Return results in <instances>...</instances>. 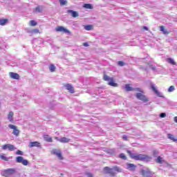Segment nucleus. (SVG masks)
Here are the masks:
<instances>
[{"mask_svg": "<svg viewBox=\"0 0 177 177\" xmlns=\"http://www.w3.org/2000/svg\"><path fill=\"white\" fill-rule=\"evenodd\" d=\"M174 121H175V122H176V124H177V116L174 117Z\"/></svg>", "mask_w": 177, "mask_h": 177, "instance_id": "nucleus-51", "label": "nucleus"}, {"mask_svg": "<svg viewBox=\"0 0 177 177\" xmlns=\"http://www.w3.org/2000/svg\"><path fill=\"white\" fill-rule=\"evenodd\" d=\"M0 158L1 160H3V161H9V160H10V157H6L3 154L0 155Z\"/></svg>", "mask_w": 177, "mask_h": 177, "instance_id": "nucleus-25", "label": "nucleus"}, {"mask_svg": "<svg viewBox=\"0 0 177 177\" xmlns=\"http://www.w3.org/2000/svg\"><path fill=\"white\" fill-rule=\"evenodd\" d=\"M55 31L57 32H64V34H67V35H71V32L64 26H57L55 28Z\"/></svg>", "mask_w": 177, "mask_h": 177, "instance_id": "nucleus-4", "label": "nucleus"}, {"mask_svg": "<svg viewBox=\"0 0 177 177\" xmlns=\"http://www.w3.org/2000/svg\"><path fill=\"white\" fill-rule=\"evenodd\" d=\"M53 154H55V156H57V157H58V158L59 160H63V156H62V153H60L59 151H58L56 149H54L53 151Z\"/></svg>", "mask_w": 177, "mask_h": 177, "instance_id": "nucleus-15", "label": "nucleus"}, {"mask_svg": "<svg viewBox=\"0 0 177 177\" xmlns=\"http://www.w3.org/2000/svg\"><path fill=\"white\" fill-rule=\"evenodd\" d=\"M44 10V8L41 6H37L35 8V13H41V12Z\"/></svg>", "mask_w": 177, "mask_h": 177, "instance_id": "nucleus-22", "label": "nucleus"}, {"mask_svg": "<svg viewBox=\"0 0 177 177\" xmlns=\"http://www.w3.org/2000/svg\"><path fill=\"white\" fill-rule=\"evenodd\" d=\"M156 161L158 164H162L164 162V160H162V158L161 156H158Z\"/></svg>", "mask_w": 177, "mask_h": 177, "instance_id": "nucleus-30", "label": "nucleus"}, {"mask_svg": "<svg viewBox=\"0 0 177 177\" xmlns=\"http://www.w3.org/2000/svg\"><path fill=\"white\" fill-rule=\"evenodd\" d=\"M65 88L70 92V93H74V88L70 84H66Z\"/></svg>", "mask_w": 177, "mask_h": 177, "instance_id": "nucleus-14", "label": "nucleus"}, {"mask_svg": "<svg viewBox=\"0 0 177 177\" xmlns=\"http://www.w3.org/2000/svg\"><path fill=\"white\" fill-rule=\"evenodd\" d=\"M125 89L126 91H127L128 92L131 91H133V88L131 87V86L129 84H126L125 85Z\"/></svg>", "mask_w": 177, "mask_h": 177, "instance_id": "nucleus-31", "label": "nucleus"}, {"mask_svg": "<svg viewBox=\"0 0 177 177\" xmlns=\"http://www.w3.org/2000/svg\"><path fill=\"white\" fill-rule=\"evenodd\" d=\"M109 153H111V154H114V153H115V149H111Z\"/></svg>", "mask_w": 177, "mask_h": 177, "instance_id": "nucleus-47", "label": "nucleus"}, {"mask_svg": "<svg viewBox=\"0 0 177 177\" xmlns=\"http://www.w3.org/2000/svg\"><path fill=\"white\" fill-rule=\"evenodd\" d=\"M122 139H123V140H128V136H127L126 135H124L122 136Z\"/></svg>", "mask_w": 177, "mask_h": 177, "instance_id": "nucleus-46", "label": "nucleus"}, {"mask_svg": "<svg viewBox=\"0 0 177 177\" xmlns=\"http://www.w3.org/2000/svg\"><path fill=\"white\" fill-rule=\"evenodd\" d=\"M56 140L58 142H60V143H68L70 142V138L63 137L61 138H58L57 137H55Z\"/></svg>", "mask_w": 177, "mask_h": 177, "instance_id": "nucleus-10", "label": "nucleus"}, {"mask_svg": "<svg viewBox=\"0 0 177 177\" xmlns=\"http://www.w3.org/2000/svg\"><path fill=\"white\" fill-rule=\"evenodd\" d=\"M49 70L51 73H55L56 70V66H55V65L53 64H50L49 66Z\"/></svg>", "mask_w": 177, "mask_h": 177, "instance_id": "nucleus-29", "label": "nucleus"}, {"mask_svg": "<svg viewBox=\"0 0 177 177\" xmlns=\"http://www.w3.org/2000/svg\"><path fill=\"white\" fill-rule=\"evenodd\" d=\"M84 30H86V31H91V30H93V25L85 26Z\"/></svg>", "mask_w": 177, "mask_h": 177, "instance_id": "nucleus-24", "label": "nucleus"}, {"mask_svg": "<svg viewBox=\"0 0 177 177\" xmlns=\"http://www.w3.org/2000/svg\"><path fill=\"white\" fill-rule=\"evenodd\" d=\"M167 62L170 64H173V66H176V62H175V60H174V59H172V58H168L167 59Z\"/></svg>", "mask_w": 177, "mask_h": 177, "instance_id": "nucleus-27", "label": "nucleus"}, {"mask_svg": "<svg viewBox=\"0 0 177 177\" xmlns=\"http://www.w3.org/2000/svg\"><path fill=\"white\" fill-rule=\"evenodd\" d=\"M83 45H84V46H89V44H88V42L84 43Z\"/></svg>", "mask_w": 177, "mask_h": 177, "instance_id": "nucleus-48", "label": "nucleus"}, {"mask_svg": "<svg viewBox=\"0 0 177 177\" xmlns=\"http://www.w3.org/2000/svg\"><path fill=\"white\" fill-rule=\"evenodd\" d=\"M16 174V169H7L1 171V176L4 177L12 176Z\"/></svg>", "mask_w": 177, "mask_h": 177, "instance_id": "nucleus-3", "label": "nucleus"}, {"mask_svg": "<svg viewBox=\"0 0 177 177\" xmlns=\"http://www.w3.org/2000/svg\"><path fill=\"white\" fill-rule=\"evenodd\" d=\"M160 31H162V32H163V34L165 35H168L169 34V32L167 30V29H165V28H164V26H160Z\"/></svg>", "mask_w": 177, "mask_h": 177, "instance_id": "nucleus-19", "label": "nucleus"}, {"mask_svg": "<svg viewBox=\"0 0 177 177\" xmlns=\"http://www.w3.org/2000/svg\"><path fill=\"white\" fill-rule=\"evenodd\" d=\"M162 66H158L156 68V70H159L158 72H156V74H160L162 71Z\"/></svg>", "mask_w": 177, "mask_h": 177, "instance_id": "nucleus-38", "label": "nucleus"}, {"mask_svg": "<svg viewBox=\"0 0 177 177\" xmlns=\"http://www.w3.org/2000/svg\"><path fill=\"white\" fill-rule=\"evenodd\" d=\"M160 118H165V117H167V113H161L160 114Z\"/></svg>", "mask_w": 177, "mask_h": 177, "instance_id": "nucleus-41", "label": "nucleus"}, {"mask_svg": "<svg viewBox=\"0 0 177 177\" xmlns=\"http://www.w3.org/2000/svg\"><path fill=\"white\" fill-rule=\"evenodd\" d=\"M16 162H19V164H21L22 165H25V166H27L29 164L28 160L23 158V156L17 157Z\"/></svg>", "mask_w": 177, "mask_h": 177, "instance_id": "nucleus-5", "label": "nucleus"}, {"mask_svg": "<svg viewBox=\"0 0 177 177\" xmlns=\"http://www.w3.org/2000/svg\"><path fill=\"white\" fill-rule=\"evenodd\" d=\"M109 85H110V86H115V87L118 86V84L114 82V80L113 79H111V81L109 82Z\"/></svg>", "mask_w": 177, "mask_h": 177, "instance_id": "nucleus-20", "label": "nucleus"}, {"mask_svg": "<svg viewBox=\"0 0 177 177\" xmlns=\"http://www.w3.org/2000/svg\"><path fill=\"white\" fill-rule=\"evenodd\" d=\"M83 8H85V9H93V6L91 3L84 4Z\"/></svg>", "mask_w": 177, "mask_h": 177, "instance_id": "nucleus-23", "label": "nucleus"}, {"mask_svg": "<svg viewBox=\"0 0 177 177\" xmlns=\"http://www.w3.org/2000/svg\"><path fill=\"white\" fill-rule=\"evenodd\" d=\"M41 144L38 141L30 142L29 143V147H40Z\"/></svg>", "mask_w": 177, "mask_h": 177, "instance_id": "nucleus-12", "label": "nucleus"}, {"mask_svg": "<svg viewBox=\"0 0 177 177\" xmlns=\"http://www.w3.org/2000/svg\"><path fill=\"white\" fill-rule=\"evenodd\" d=\"M133 91H136L137 92H141V93H143V91L140 90V88H133Z\"/></svg>", "mask_w": 177, "mask_h": 177, "instance_id": "nucleus-42", "label": "nucleus"}, {"mask_svg": "<svg viewBox=\"0 0 177 177\" xmlns=\"http://www.w3.org/2000/svg\"><path fill=\"white\" fill-rule=\"evenodd\" d=\"M46 142H48V143H52L53 142V140L52 139V137H49V136H46L45 137Z\"/></svg>", "mask_w": 177, "mask_h": 177, "instance_id": "nucleus-28", "label": "nucleus"}, {"mask_svg": "<svg viewBox=\"0 0 177 177\" xmlns=\"http://www.w3.org/2000/svg\"><path fill=\"white\" fill-rule=\"evenodd\" d=\"M141 174L144 177H153V173L149 169H142Z\"/></svg>", "mask_w": 177, "mask_h": 177, "instance_id": "nucleus-6", "label": "nucleus"}, {"mask_svg": "<svg viewBox=\"0 0 177 177\" xmlns=\"http://www.w3.org/2000/svg\"><path fill=\"white\" fill-rule=\"evenodd\" d=\"M30 23H35V21L31 20V21H30Z\"/></svg>", "mask_w": 177, "mask_h": 177, "instance_id": "nucleus-53", "label": "nucleus"}, {"mask_svg": "<svg viewBox=\"0 0 177 177\" xmlns=\"http://www.w3.org/2000/svg\"><path fill=\"white\" fill-rule=\"evenodd\" d=\"M127 168L128 169H130V171H135V168H136V166L132 163H128Z\"/></svg>", "mask_w": 177, "mask_h": 177, "instance_id": "nucleus-17", "label": "nucleus"}, {"mask_svg": "<svg viewBox=\"0 0 177 177\" xmlns=\"http://www.w3.org/2000/svg\"><path fill=\"white\" fill-rule=\"evenodd\" d=\"M8 127L10 129H13L12 134L15 135V136H18L20 134V131H19V129H17V127H16L13 124H9Z\"/></svg>", "mask_w": 177, "mask_h": 177, "instance_id": "nucleus-8", "label": "nucleus"}, {"mask_svg": "<svg viewBox=\"0 0 177 177\" xmlns=\"http://www.w3.org/2000/svg\"><path fill=\"white\" fill-rule=\"evenodd\" d=\"M113 78L109 77L107 75H104V81H109L111 82Z\"/></svg>", "mask_w": 177, "mask_h": 177, "instance_id": "nucleus-32", "label": "nucleus"}, {"mask_svg": "<svg viewBox=\"0 0 177 177\" xmlns=\"http://www.w3.org/2000/svg\"><path fill=\"white\" fill-rule=\"evenodd\" d=\"M174 91H175V86H169V88L167 90V91L169 93L174 92Z\"/></svg>", "mask_w": 177, "mask_h": 177, "instance_id": "nucleus-34", "label": "nucleus"}, {"mask_svg": "<svg viewBox=\"0 0 177 177\" xmlns=\"http://www.w3.org/2000/svg\"><path fill=\"white\" fill-rule=\"evenodd\" d=\"M149 68H151V70H153V73H158L159 70L157 69V67H156V66L154 65H150Z\"/></svg>", "mask_w": 177, "mask_h": 177, "instance_id": "nucleus-26", "label": "nucleus"}, {"mask_svg": "<svg viewBox=\"0 0 177 177\" xmlns=\"http://www.w3.org/2000/svg\"><path fill=\"white\" fill-rule=\"evenodd\" d=\"M120 158H121L122 160H127V156H125V154L124 153H120L119 155Z\"/></svg>", "mask_w": 177, "mask_h": 177, "instance_id": "nucleus-37", "label": "nucleus"}, {"mask_svg": "<svg viewBox=\"0 0 177 177\" xmlns=\"http://www.w3.org/2000/svg\"><path fill=\"white\" fill-rule=\"evenodd\" d=\"M167 138H168V139H170V140H173V142H177V139L175 138L174 135H172L171 133L167 134Z\"/></svg>", "mask_w": 177, "mask_h": 177, "instance_id": "nucleus-21", "label": "nucleus"}, {"mask_svg": "<svg viewBox=\"0 0 177 177\" xmlns=\"http://www.w3.org/2000/svg\"><path fill=\"white\" fill-rule=\"evenodd\" d=\"M37 25V23H31L30 24V26H32V27H34L35 26H36Z\"/></svg>", "mask_w": 177, "mask_h": 177, "instance_id": "nucleus-49", "label": "nucleus"}, {"mask_svg": "<svg viewBox=\"0 0 177 177\" xmlns=\"http://www.w3.org/2000/svg\"><path fill=\"white\" fill-rule=\"evenodd\" d=\"M8 150H10V151H13V150H15V146H13L12 145L8 144Z\"/></svg>", "mask_w": 177, "mask_h": 177, "instance_id": "nucleus-33", "label": "nucleus"}, {"mask_svg": "<svg viewBox=\"0 0 177 177\" xmlns=\"http://www.w3.org/2000/svg\"><path fill=\"white\" fill-rule=\"evenodd\" d=\"M136 96L137 99H138V100H142V102H144V103H146V102H149L147 97H146L145 95L142 94V93H137Z\"/></svg>", "mask_w": 177, "mask_h": 177, "instance_id": "nucleus-7", "label": "nucleus"}, {"mask_svg": "<svg viewBox=\"0 0 177 177\" xmlns=\"http://www.w3.org/2000/svg\"><path fill=\"white\" fill-rule=\"evenodd\" d=\"M16 154H17V156H23V151L18 150L17 151Z\"/></svg>", "mask_w": 177, "mask_h": 177, "instance_id": "nucleus-43", "label": "nucleus"}, {"mask_svg": "<svg viewBox=\"0 0 177 177\" xmlns=\"http://www.w3.org/2000/svg\"><path fill=\"white\" fill-rule=\"evenodd\" d=\"M67 13H69L72 16V17H78L79 15L77 11H74L73 10H68Z\"/></svg>", "mask_w": 177, "mask_h": 177, "instance_id": "nucleus-13", "label": "nucleus"}, {"mask_svg": "<svg viewBox=\"0 0 177 177\" xmlns=\"http://www.w3.org/2000/svg\"><path fill=\"white\" fill-rule=\"evenodd\" d=\"M59 3H60L61 6H63L67 3V1L66 0H59Z\"/></svg>", "mask_w": 177, "mask_h": 177, "instance_id": "nucleus-35", "label": "nucleus"}, {"mask_svg": "<svg viewBox=\"0 0 177 177\" xmlns=\"http://www.w3.org/2000/svg\"><path fill=\"white\" fill-rule=\"evenodd\" d=\"M5 23H0V26H5Z\"/></svg>", "mask_w": 177, "mask_h": 177, "instance_id": "nucleus-52", "label": "nucleus"}, {"mask_svg": "<svg viewBox=\"0 0 177 177\" xmlns=\"http://www.w3.org/2000/svg\"><path fill=\"white\" fill-rule=\"evenodd\" d=\"M9 20L8 19H0V23H8Z\"/></svg>", "mask_w": 177, "mask_h": 177, "instance_id": "nucleus-40", "label": "nucleus"}, {"mask_svg": "<svg viewBox=\"0 0 177 177\" xmlns=\"http://www.w3.org/2000/svg\"><path fill=\"white\" fill-rule=\"evenodd\" d=\"M158 154H159L158 151L154 150V151H153V157H157V156H158Z\"/></svg>", "mask_w": 177, "mask_h": 177, "instance_id": "nucleus-39", "label": "nucleus"}, {"mask_svg": "<svg viewBox=\"0 0 177 177\" xmlns=\"http://www.w3.org/2000/svg\"><path fill=\"white\" fill-rule=\"evenodd\" d=\"M2 149L3 150H6V149H8V144L3 145Z\"/></svg>", "mask_w": 177, "mask_h": 177, "instance_id": "nucleus-44", "label": "nucleus"}, {"mask_svg": "<svg viewBox=\"0 0 177 177\" xmlns=\"http://www.w3.org/2000/svg\"><path fill=\"white\" fill-rule=\"evenodd\" d=\"M30 37H32L34 34H39V30L38 29H33L31 31L29 32Z\"/></svg>", "mask_w": 177, "mask_h": 177, "instance_id": "nucleus-18", "label": "nucleus"}, {"mask_svg": "<svg viewBox=\"0 0 177 177\" xmlns=\"http://www.w3.org/2000/svg\"><path fill=\"white\" fill-rule=\"evenodd\" d=\"M9 75L12 80H20V75L18 73H15L13 72H10Z\"/></svg>", "mask_w": 177, "mask_h": 177, "instance_id": "nucleus-11", "label": "nucleus"}, {"mask_svg": "<svg viewBox=\"0 0 177 177\" xmlns=\"http://www.w3.org/2000/svg\"><path fill=\"white\" fill-rule=\"evenodd\" d=\"M86 175L87 177H93V174H92V173H86Z\"/></svg>", "mask_w": 177, "mask_h": 177, "instance_id": "nucleus-45", "label": "nucleus"}, {"mask_svg": "<svg viewBox=\"0 0 177 177\" xmlns=\"http://www.w3.org/2000/svg\"><path fill=\"white\" fill-rule=\"evenodd\" d=\"M143 28H144V30H146L147 31L149 30V28H147V26H144Z\"/></svg>", "mask_w": 177, "mask_h": 177, "instance_id": "nucleus-50", "label": "nucleus"}, {"mask_svg": "<svg viewBox=\"0 0 177 177\" xmlns=\"http://www.w3.org/2000/svg\"><path fill=\"white\" fill-rule=\"evenodd\" d=\"M118 65L120 66V67H124V66H125V62L122 61H119L118 62Z\"/></svg>", "mask_w": 177, "mask_h": 177, "instance_id": "nucleus-36", "label": "nucleus"}, {"mask_svg": "<svg viewBox=\"0 0 177 177\" xmlns=\"http://www.w3.org/2000/svg\"><path fill=\"white\" fill-rule=\"evenodd\" d=\"M13 115H14V113L12 111L9 112L8 115V120H9L10 122H13Z\"/></svg>", "mask_w": 177, "mask_h": 177, "instance_id": "nucleus-16", "label": "nucleus"}, {"mask_svg": "<svg viewBox=\"0 0 177 177\" xmlns=\"http://www.w3.org/2000/svg\"><path fill=\"white\" fill-rule=\"evenodd\" d=\"M104 174H109L111 176H115V172H121V169H120L118 166H114L112 168H110L109 167H105L104 168Z\"/></svg>", "mask_w": 177, "mask_h": 177, "instance_id": "nucleus-2", "label": "nucleus"}, {"mask_svg": "<svg viewBox=\"0 0 177 177\" xmlns=\"http://www.w3.org/2000/svg\"><path fill=\"white\" fill-rule=\"evenodd\" d=\"M127 153H128L130 157L133 160H135L136 161H142L143 162H150V161H151L152 160V158L147 155L132 153L129 150H127Z\"/></svg>", "mask_w": 177, "mask_h": 177, "instance_id": "nucleus-1", "label": "nucleus"}, {"mask_svg": "<svg viewBox=\"0 0 177 177\" xmlns=\"http://www.w3.org/2000/svg\"><path fill=\"white\" fill-rule=\"evenodd\" d=\"M151 88L152 91L154 92V93H156V95H157V96H158L159 97H164V95L162 94L161 92L158 91V90H157V88H156V86H154L153 84H151Z\"/></svg>", "mask_w": 177, "mask_h": 177, "instance_id": "nucleus-9", "label": "nucleus"}]
</instances>
